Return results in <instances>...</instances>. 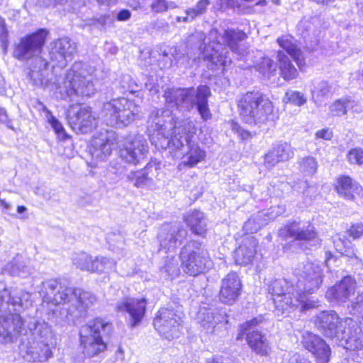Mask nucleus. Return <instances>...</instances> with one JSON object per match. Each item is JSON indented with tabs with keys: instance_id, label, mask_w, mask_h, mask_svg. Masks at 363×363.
<instances>
[{
	"instance_id": "3c124183",
	"label": "nucleus",
	"mask_w": 363,
	"mask_h": 363,
	"mask_svg": "<svg viewBox=\"0 0 363 363\" xmlns=\"http://www.w3.org/2000/svg\"><path fill=\"white\" fill-rule=\"evenodd\" d=\"M299 169L305 175L311 176L317 171L318 162L313 157H303L299 162Z\"/></svg>"
},
{
	"instance_id": "2eb2a0df",
	"label": "nucleus",
	"mask_w": 363,
	"mask_h": 363,
	"mask_svg": "<svg viewBox=\"0 0 363 363\" xmlns=\"http://www.w3.org/2000/svg\"><path fill=\"white\" fill-rule=\"evenodd\" d=\"M48 31L44 28H40L36 32L21 38L14 45L13 56L21 61L28 60L40 57L45 45Z\"/></svg>"
},
{
	"instance_id": "0eeeda50",
	"label": "nucleus",
	"mask_w": 363,
	"mask_h": 363,
	"mask_svg": "<svg viewBox=\"0 0 363 363\" xmlns=\"http://www.w3.org/2000/svg\"><path fill=\"white\" fill-rule=\"evenodd\" d=\"M176 128V135L172 137V140L163 139L160 146L173 150H183L186 147L188 149L186 163L190 167H193L206 157L205 151L201 150L192 140L196 132V125L191 119H187L178 122Z\"/></svg>"
},
{
	"instance_id": "a18cd8bd",
	"label": "nucleus",
	"mask_w": 363,
	"mask_h": 363,
	"mask_svg": "<svg viewBox=\"0 0 363 363\" xmlns=\"http://www.w3.org/2000/svg\"><path fill=\"white\" fill-rule=\"evenodd\" d=\"M116 268V262L114 259L106 257H96L93 259L91 272L96 273H108Z\"/></svg>"
},
{
	"instance_id": "052dcab7",
	"label": "nucleus",
	"mask_w": 363,
	"mask_h": 363,
	"mask_svg": "<svg viewBox=\"0 0 363 363\" xmlns=\"http://www.w3.org/2000/svg\"><path fill=\"white\" fill-rule=\"evenodd\" d=\"M150 7L152 11L155 13H164L167 11L166 0H154Z\"/></svg>"
},
{
	"instance_id": "a211bd4d",
	"label": "nucleus",
	"mask_w": 363,
	"mask_h": 363,
	"mask_svg": "<svg viewBox=\"0 0 363 363\" xmlns=\"http://www.w3.org/2000/svg\"><path fill=\"white\" fill-rule=\"evenodd\" d=\"M182 321L179 313L167 308L158 311L153 325L161 336L170 340L179 337Z\"/></svg>"
},
{
	"instance_id": "8fccbe9b",
	"label": "nucleus",
	"mask_w": 363,
	"mask_h": 363,
	"mask_svg": "<svg viewBox=\"0 0 363 363\" xmlns=\"http://www.w3.org/2000/svg\"><path fill=\"white\" fill-rule=\"evenodd\" d=\"M73 264L81 270L91 272L93 258L86 252H81L72 258Z\"/></svg>"
},
{
	"instance_id": "9d476101",
	"label": "nucleus",
	"mask_w": 363,
	"mask_h": 363,
	"mask_svg": "<svg viewBox=\"0 0 363 363\" xmlns=\"http://www.w3.org/2000/svg\"><path fill=\"white\" fill-rule=\"evenodd\" d=\"M179 259L181 268L189 276L204 273L211 266L208 250L203 242L199 240L188 241L181 248Z\"/></svg>"
},
{
	"instance_id": "c03bdc74",
	"label": "nucleus",
	"mask_w": 363,
	"mask_h": 363,
	"mask_svg": "<svg viewBox=\"0 0 363 363\" xmlns=\"http://www.w3.org/2000/svg\"><path fill=\"white\" fill-rule=\"evenodd\" d=\"M160 272L165 279H172L178 277L180 267L177 258L174 255L167 256L160 267Z\"/></svg>"
},
{
	"instance_id": "72a5a7b5",
	"label": "nucleus",
	"mask_w": 363,
	"mask_h": 363,
	"mask_svg": "<svg viewBox=\"0 0 363 363\" xmlns=\"http://www.w3.org/2000/svg\"><path fill=\"white\" fill-rule=\"evenodd\" d=\"M47 60L42 57L35 58L30 67L28 77L33 84L37 86H46L48 84Z\"/></svg>"
},
{
	"instance_id": "13d9d810",
	"label": "nucleus",
	"mask_w": 363,
	"mask_h": 363,
	"mask_svg": "<svg viewBox=\"0 0 363 363\" xmlns=\"http://www.w3.org/2000/svg\"><path fill=\"white\" fill-rule=\"evenodd\" d=\"M333 244L335 250L341 253L348 245H351V242L345 235H336L333 238Z\"/></svg>"
},
{
	"instance_id": "69168bd1",
	"label": "nucleus",
	"mask_w": 363,
	"mask_h": 363,
	"mask_svg": "<svg viewBox=\"0 0 363 363\" xmlns=\"http://www.w3.org/2000/svg\"><path fill=\"white\" fill-rule=\"evenodd\" d=\"M108 22H111V19L109 16H101L97 18H94L92 20V23H91L93 26H97L100 28H104Z\"/></svg>"
},
{
	"instance_id": "473e14b6",
	"label": "nucleus",
	"mask_w": 363,
	"mask_h": 363,
	"mask_svg": "<svg viewBox=\"0 0 363 363\" xmlns=\"http://www.w3.org/2000/svg\"><path fill=\"white\" fill-rule=\"evenodd\" d=\"M114 143L107 135L101 134L99 138H94L89 152L93 159L99 161L106 160L111 154Z\"/></svg>"
},
{
	"instance_id": "c756f323",
	"label": "nucleus",
	"mask_w": 363,
	"mask_h": 363,
	"mask_svg": "<svg viewBox=\"0 0 363 363\" xmlns=\"http://www.w3.org/2000/svg\"><path fill=\"white\" fill-rule=\"evenodd\" d=\"M246 38L244 31L233 28L225 29L222 36L223 43L240 59L247 53L246 48L241 44Z\"/></svg>"
},
{
	"instance_id": "423d86ee",
	"label": "nucleus",
	"mask_w": 363,
	"mask_h": 363,
	"mask_svg": "<svg viewBox=\"0 0 363 363\" xmlns=\"http://www.w3.org/2000/svg\"><path fill=\"white\" fill-rule=\"evenodd\" d=\"M238 111L250 125H262L274 118L272 101L260 91H247L237 98Z\"/></svg>"
},
{
	"instance_id": "a878e982",
	"label": "nucleus",
	"mask_w": 363,
	"mask_h": 363,
	"mask_svg": "<svg viewBox=\"0 0 363 363\" xmlns=\"http://www.w3.org/2000/svg\"><path fill=\"white\" fill-rule=\"evenodd\" d=\"M347 328L342 332L336 343L349 350H359L363 347V332L356 321L352 318H347Z\"/></svg>"
},
{
	"instance_id": "680f3d73",
	"label": "nucleus",
	"mask_w": 363,
	"mask_h": 363,
	"mask_svg": "<svg viewBox=\"0 0 363 363\" xmlns=\"http://www.w3.org/2000/svg\"><path fill=\"white\" fill-rule=\"evenodd\" d=\"M348 233L354 239H357L363 235V223H358L352 225L348 230Z\"/></svg>"
},
{
	"instance_id": "09e8293b",
	"label": "nucleus",
	"mask_w": 363,
	"mask_h": 363,
	"mask_svg": "<svg viewBox=\"0 0 363 363\" xmlns=\"http://www.w3.org/2000/svg\"><path fill=\"white\" fill-rule=\"evenodd\" d=\"M255 68L263 77L267 79H270L271 76L274 75L277 71L275 62L269 57H263L262 60L257 63Z\"/></svg>"
},
{
	"instance_id": "e433bc0d",
	"label": "nucleus",
	"mask_w": 363,
	"mask_h": 363,
	"mask_svg": "<svg viewBox=\"0 0 363 363\" xmlns=\"http://www.w3.org/2000/svg\"><path fill=\"white\" fill-rule=\"evenodd\" d=\"M279 45L296 62L301 69L305 65L303 54L297 45L296 40L290 36H282L277 38Z\"/></svg>"
},
{
	"instance_id": "20e7f679",
	"label": "nucleus",
	"mask_w": 363,
	"mask_h": 363,
	"mask_svg": "<svg viewBox=\"0 0 363 363\" xmlns=\"http://www.w3.org/2000/svg\"><path fill=\"white\" fill-rule=\"evenodd\" d=\"M210 88L206 85H199L196 89L191 88L167 89L164 94L166 102L172 107H176L182 112H189L194 106L203 121L212 116L208 108Z\"/></svg>"
},
{
	"instance_id": "393cba45",
	"label": "nucleus",
	"mask_w": 363,
	"mask_h": 363,
	"mask_svg": "<svg viewBox=\"0 0 363 363\" xmlns=\"http://www.w3.org/2000/svg\"><path fill=\"white\" fill-rule=\"evenodd\" d=\"M242 288V282L238 274L233 272L228 273L221 281L220 301L227 305L234 304L241 294Z\"/></svg>"
},
{
	"instance_id": "412c9836",
	"label": "nucleus",
	"mask_w": 363,
	"mask_h": 363,
	"mask_svg": "<svg viewBox=\"0 0 363 363\" xmlns=\"http://www.w3.org/2000/svg\"><path fill=\"white\" fill-rule=\"evenodd\" d=\"M67 119L72 130L83 134L90 132L96 125V120L89 107H71L67 112Z\"/></svg>"
},
{
	"instance_id": "4be33fe9",
	"label": "nucleus",
	"mask_w": 363,
	"mask_h": 363,
	"mask_svg": "<svg viewBox=\"0 0 363 363\" xmlns=\"http://www.w3.org/2000/svg\"><path fill=\"white\" fill-rule=\"evenodd\" d=\"M147 301L145 298H123L119 301L116 309L117 312L127 313L128 321L132 328L137 326L146 313Z\"/></svg>"
},
{
	"instance_id": "c9c22d12",
	"label": "nucleus",
	"mask_w": 363,
	"mask_h": 363,
	"mask_svg": "<svg viewBox=\"0 0 363 363\" xmlns=\"http://www.w3.org/2000/svg\"><path fill=\"white\" fill-rule=\"evenodd\" d=\"M31 272V268L27 264L24 257L20 255H17L2 268L3 274L22 278L28 277Z\"/></svg>"
},
{
	"instance_id": "6ab92c4d",
	"label": "nucleus",
	"mask_w": 363,
	"mask_h": 363,
	"mask_svg": "<svg viewBox=\"0 0 363 363\" xmlns=\"http://www.w3.org/2000/svg\"><path fill=\"white\" fill-rule=\"evenodd\" d=\"M187 234V230L181 225L164 224L157 235L160 252H174Z\"/></svg>"
},
{
	"instance_id": "dca6fc26",
	"label": "nucleus",
	"mask_w": 363,
	"mask_h": 363,
	"mask_svg": "<svg viewBox=\"0 0 363 363\" xmlns=\"http://www.w3.org/2000/svg\"><path fill=\"white\" fill-rule=\"evenodd\" d=\"M315 325L325 337L335 340L341 337L345 328H347L346 318H341L333 310L323 311L315 317Z\"/></svg>"
},
{
	"instance_id": "ea45409f",
	"label": "nucleus",
	"mask_w": 363,
	"mask_h": 363,
	"mask_svg": "<svg viewBox=\"0 0 363 363\" xmlns=\"http://www.w3.org/2000/svg\"><path fill=\"white\" fill-rule=\"evenodd\" d=\"M277 58L280 74L283 79L286 81H291L296 79L298 75V72L290 58L284 51L279 50L277 52Z\"/></svg>"
},
{
	"instance_id": "7c9ffc66",
	"label": "nucleus",
	"mask_w": 363,
	"mask_h": 363,
	"mask_svg": "<svg viewBox=\"0 0 363 363\" xmlns=\"http://www.w3.org/2000/svg\"><path fill=\"white\" fill-rule=\"evenodd\" d=\"M294 152L291 145L286 142H279L265 155L264 163L268 167H272L280 162L292 158Z\"/></svg>"
},
{
	"instance_id": "bf43d9fd",
	"label": "nucleus",
	"mask_w": 363,
	"mask_h": 363,
	"mask_svg": "<svg viewBox=\"0 0 363 363\" xmlns=\"http://www.w3.org/2000/svg\"><path fill=\"white\" fill-rule=\"evenodd\" d=\"M340 254L348 257L353 264L361 263V259L357 256L356 250L353 248L352 244L348 245Z\"/></svg>"
},
{
	"instance_id": "e2e57ef3",
	"label": "nucleus",
	"mask_w": 363,
	"mask_h": 363,
	"mask_svg": "<svg viewBox=\"0 0 363 363\" xmlns=\"http://www.w3.org/2000/svg\"><path fill=\"white\" fill-rule=\"evenodd\" d=\"M0 41L6 45L8 43V30L4 19L0 16Z\"/></svg>"
},
{
	"instance_id": "6e6552de",
	"label": "nucleus",
	"mask_w": 363,
	"mask_h": 363,
	"mask_svg": "<svg viewBox=\"0 0 363 363\" xmlns=\"http://www.w3.org/2000/svg\"><path fill=\"white\" fill-rule=\"evenodd\" d=\"M190 118H179L172 116L170 110L154 108L149 114L147 119V130L150 133V140L157 149L166 150L168 147L160 146L163 139L172 140L177 132L176 125L178 122L184 121Z\"/></svg>"
},
{
	"instance_id": "f704fd0d",
	"label": "nucleus",
	"mask_w": 363,
	"mask_h": 363,
	"mask_svg": "<svg viewBox=\"0 0 363 363\" xmlns=\"http://www.w3.org/2000/svg\"><path fill=\"white\" fill-rule=\"evenodd\" d=\"M28 328L31 333L30 341L52 342L53 334L51 327L44 320L30 321Z\"/></svg>"
},
{
	"instance_id": "79ce46f5",
	"label": "nucleus",
	"mask_w": 363,
	"mask_h": 363,
	"mask_svg": "<svg viewBox=\"0 0 363 363\" xmlns=\"http://www.w3.org/2000/svg\"><path fill=\"white\" fill-rule=\"evenodd\" d=\"M333 91L331 84L327 81H320L316 83L312 90V99L318 106H320L333 94Z\"/></svg>"
},
{
	"instance_id": "5fc2aeb1",
	"label": "nucleus",
	"mask_w": 363,
	"mask_h": 363,
	"mask_svg": "<svg viewBox=\"0 0 363 363\" xmlns=\"http://www.w3.org/2000/svg\"><path fill=\"white\" fill-rule=\"evenodd\" d=\"M347 158L350 164L362 165L363 164V150L359 147L351 149L347 155Z\"/></svg>"
},
{
	"instance_id": "6e6d98bb",
	"label": "nucleus",
	"mask_w": 363,
	"mask_h": 363,
	"mask_svg": "<svg viewBox=\"0 0 363 363\" xmlns=\"http://www.w3.org/2000/svg\"><path fill=\"white\" fill-rule=\"evenodd\" d=\"M48 121L52 128L54 129L55 132L61 136L62 139L65 140L69 137V135L66 133L62 123L54 116H50V117L48 118Z\"/></svg>"
},
{
	"instance_id": "bb28decb",
	"label": "nucleus",
	"mask_w": 363,
	"mask_h": 363,
	"mask_svg": "<svg viewBox=\"0 0 363 363\" xmlns=\"http://www.w3.org/2000/svg\"><path fill=\"white\" fill-rule=\"evenodd\" d=\"M356 286L355 279L352 276H345L335 286L328 289L325 296L339 303L347 301H353L351 297L355 294Z\"/></svg>"
},
{
	"instance_id": "aec40b11",
	"label": "nucleus",
	"mask_w": 363,
	"mask_h": 363,
	"mask_svg": "<svg viewBox=\"0 0 363 363\" xmlns=\"http://www.w3.org/2000/svg\"><path fill=\"white\" fill-rule=\"evenodd\" d=\"M147 151L148 145L145 138L138 135L126 139L120 150V157L127 163L137 164L145 158Z\"/></svg>"
},
{
	"instance_id": "cd10ccee",
	"label": "nucleus",
	"mask_w": 363,
	"mask_h": 363,
	"mask_svg": "<svg viewBox=\"0 0 363 363\" xmlns=\"http://www.w3.org/2000/svg\"><path fill=\"white\" fill-rule=\"evenodd\" d=\"M197 320L200 325L206 330L207 333H213L216 326L225 322L228 323L227 315L225 313H221L217 308L201 307L197 313Z\"/></svg>"
},
{
	"instance_id": "4d7b16f0",
	"label": "nucleus",
	"mask_w": 363,
	"mask_h": 363,
	"mask_svg": "<svg viewBox=\"0 0 363 363\" xmlns=\"http://www.w3.org/2000/svg\"><path fill=\"white\" fill-rule=\"evenodd\" d=\"M347 101L337 100L330 106V111L335 116H343L347 113Z\"/></svg>"
},
{
	"instance_id": "9b49d317",
	"label": "nucleus",
	"mask_w": 363,
	"mask_h": 363,
	"mask_svg": "<svg viewBox=\"0 0 363 363\" xmlns=\"http://www.w3.org/2000/svg\"><path fill=\"white\" fill-rule=\"evenodd\" d=\"M219 33L216 28H212L206 36L202 32H196L193 38L199 41L200 57L208 60L211 65V69L214 67L222 66L223 69L232 63L229 52L218 40Z\"/></svg>"
},
{
	"instance_id": "603ef678",
	"label": "nucleus",
	"mask_w": 363,
	"mask_h": 363,
	"mask_svg": "<svg viewBox=\"0 0 363 363\" xmlns=\"http://www.w3.org/2000/svg\"><path fill=\"white\" fill-rule=\"evenodd\" d=\"M284 101L295 106H301L306 104L307 98L302 92L288 90L285 94Z\"/></svg>"
},
{
	"instance_id": "de8ad7c7",
	"label": "nucleus",
	"mask_w": 363,
	"mask_h": 363,
	"mask_svg": "<svg viewBox=\"0 0 363 363\" xmlns=\"http://www.w3.org/2000/svg\"><path fill=\"white\" fill-rule=\"evenodd\" d=\"M211 0H200L195 6L185 11L186 16L183 19L184 23L193 21L197 16L206 13L207 6L210 4Z\"/></svg>"
},
{
	"instance_id": "f257e3e1",
	"label": "nucleus",
	"mask_w": 363,
	"mask_h": 363,
	"mask_svg": "<svg viewBox=\"0 0 363 363\" xmlns=\"http://www.w3.org/2000/svg\"><path fill=\"white\" fill-rule=\"evenodd\" d=\"M39 294L43 303L62 305L60 314L61 319L65 321H74L82 317L96 301L92 293L68 286L59 279H48L42 282Z\"/></svg>"
},
{
	"instance_id": "ddd939ff",
	"label": "nucleus",
	"mask_w": 363,
	"mask_h": 363,
	"mask_svg": "<svg viewBox=\"0 0 363 363\" xmlns=\"http://www.w3.org/2000/svg\"><path fill=\"white\" fill-rule=\"evenodd\" d=\"M323 265L317 262H305L294 269L297 278L296 287L299 293L308 296L315 293L323 284Z\"/></svg>"
},
{
	"instance_id": "4c0bfd02",
	"label": "nucleus",
	"mask_w": 363,
	"mask_h": 363,
	"mask_svg": "<svg viewBox=\"0 0 363 363\" xmlns=\"http://www.w3.org/2000/svg\"><path fill=\"white\" fill-rule=\"evenodd\" d=\"M151 165L147 164L144 169L130 171L126 174V180L137 188H148L152 186L153 179L150 176Z\"/></svg>"
},
{
	"instance_id": "f03ea898",
	"label": "nucleus",
	"mask_w": 363,
	"mask_h": 363,
	"mask_svg": "<svg viewBox=\"0 0 363 363\" xmlns=\"http://www.w3.org/2000/svg\"><path fill=\"white\" fill-rule=\"evenodd\" d=\"M28 294L18 289H9L4 282L0 281V344L13 342L21 333L23 321L17 313L22 300Z\"/></svg>"
},
{
	"instance_id": "c85d7f7f",
	"label": "nucleus",
	"mask_w": 363,
	"mask_h": 363,
	"mask_svg": "<svg viewBox=\"0 0 363 363\" xmlns=\"http://www.w3.org/2000/svg\"><path fill=\"white\" fill-rule=\"evenodd\" d=\"M52 342L29 341L26 346V358L33 362H45L52 357Z\"/></svg>"
},
{
	"instance_id": "774afa93",
	"label": "nucleus",
	"mask_w": 363,
	"mask_h": 363,
	"mask_svg": "<svg viewBox=\"0 0 363 363\" xmlns=\"http://www.w3.org/2000/svg\"><path fill=\"white\" fill-rule=\"evenodd\" d=\"M332 137H333V133L328 128H324V129L318 130L315 133L316 138L329 140L331 139Z\"/></svg>"
},
{
	"instance_id": "f3484780",
	"label": "nucleus",
	"mask_w": 363,
	"mask_h": 363,
	"mask_svg": "<svg viewBox=\"0 0 363 363\" xmlns=\"http://www.w3.org/2000/svg\"><path fill=\"white\" fill-rule=\"evenodd\" d=\"M262 321V318L259 316L241 324L238 339H241L242 335H246L247 344L252 350L258 354L266 356L270 350L267 338L264 334L255 329Z\"/></svg>"
},
{
	"instance_id": "f8f14e48",
	"label": "nucleus",
	"mask_w": 363,
	"mask_h": 363,
	"mask_svg": "<svg viewBox=\"0 0 363 363\" xmlns=\"http://www.w3.org/2000/svg\"><path fill=\"white\" fill-rule=\"evenodd\" d=\"M139 109L133 101L121 97L105 103L101 113L108 125L123 128L135 120Z\"/></svg>"
},
{
	"instance_id": "a19ab883",
	"label": "nucleus",
	"mask_w": 363,
	"mask_h": 363,
	"mask_svg": "<svg viewBox=\"0 0 363 363\" xmlns=\"http://www.w3.org/2000/svg\"><path fill=\"white\" fill-rule=\"evenodd\" d=\"M186 222L194 234L204 236L206 233V220L202 212L194 211L187 216Z\"/></svg>"
},
{
	"instance_id": "338daca9",
	"label": "nucleus",
	"mask_w": 363,
	"mask_h": 363,
	"mask_svg": "<svg viewBox=\"0 0 363 363\" xmlns=\"http://www.w3.org/2000/svg\"><path fill=\"white\" fill-rule=\"evenodd\" d=\"M287 363H311V362L300 354L296 353L289 359Z\"/></svg>"
},
{
	"instance_id": "4468645a",
	"label": "nucleus",
	"mask_w": 363,
	"mask_h": 363,
	"mask_svg": "<svg viewBox=\"0 0 363 363\" xmlns=\"http://www.w3.org/2000/svg\"><path fill=\"white\" fill-rule=\"evenodd\" d=\"M279 237L284 240L293 239L301 242L305 249L317 247L320 245L315 228L309 223L301 221H288L278 232Z\"/></svg>"
},
{
	"instance_id": "7ed1b4c3",
	"label": "nucleus",
	"mask_w": 363,
	"mask_h": 363,
	"mask_svg": "<svg viewBox=\"0 0 363 363\" xmlns=\"http://www.w3.org/2000/svg\"><path fill=\"white\" fill-rule=\"evenodd\" d=\"M268 291L273 297L277 311L281 314L298 308L301 312H305L319 306L318 298L299 293L296 287L284 279L271 281Z\"/></svg>"
},
{
	"instance_id": "864d4df0",
	"label": "nucleus",
	"mask_w": 363,
	"mask_h": 363,
	"mask_svg": "<svg viewBox=\"0 0 363 363\" xmlns=\"http://www.w3.org/2000/svg\"><path fill=\"white\" fill-rule=\"evenodd\" d=\"M350 313L363 319V296L358 295L354 301H351Z\"/></svg>"
},
{
	"instance_id": "0e129e2a",
	"label": "nucleus",
	"mask_w": 363,
	"mask_h": 363,
	"mask_svg": "<svg viewBox=\"0 0 363 363\" xmlns=\"http://www.w3.org/2000/svg\"><path fill=\"white\" fill-rule=\"evenodd\" d=\"M232 130L237 133L242 140H247L251 137V133L249 131L244 130L236 123H233Z\"/></svg>"
},
{
	"instance_id": "37998d69",
	"label": "nucleus",
	"mask_w": 363,
	"mask_h": 363,
	"mask_svg": "<svg viewBox=\"0 0 363 363\" xmlns=\"http://www.w3.org/2000/svg\"><path fill=\"white\" fill-rule=\"evenodd\" d=\"M271 218L263 212H259L251 216L245 222L243 228L246 233H257L262 227L267 225Z\"/></svg>"
},
{
	"instance_id": "58836bf2",
	"label": "nucleus",
	"mask_w": 363,
	"mask_h": 363,
	"mask_svg": "<svg viewBox=\"0 0 363 363\" xmlns=\"http://www.w3.org/2000/svg\"><path fill=\"white\" fill-rule=\"evenodd\" d=\"M357 182L350 177L342 175L337 178L335 190L339 196L347 201H354V191Z\"/></svg>"
},
{
	"instance_id": "1a4fd4ad",
	"label": "nucleus",
	"mask_w": 363,
	"mask_h": 363,
	"mask_svg": "<svg viewBox=\"0 0 363 363\" xmlns=\"http://www.w3.org/2000/svg\"><path fill=\"white\" fill-rule=\"evenodd\" d=\"M112 325L104 320L96 318L82 325L79 330L80 346L86 357L98 355L106 349L104 336L108 335Z\"/></svg>"
},
{
	"instance_id": "b1692460",
	"label": "nucleus",
	"mask_w": 363,
	"mask_h": 363,
	"mask_svg": "<svg viewBox=\"0 0 363 363\" xmlns=\"http://www.w3.org/2000/svg\"><path fill=\"white\" fill-rule=\"evenodd\" d=\"M301 343L316 358L317 363H328L331 350L329 345L319 335L304 331L302 333Z\"/></svg>"
},
{
	"instance_id": "39448f33",
	"label": "nucleus",
	"mask_w": 363,
	"mask_h": 363,
	"mask_svg": "<svg viewBox=\"0 0 363 363\" xmlns=\"http://www.w3.org/2000/svg\"><path fill=\"white\" fill-rule=\"evenodd\" d=\"M65 100L78 103L79 97H90L96 93L93 77L88 65L81 62H75L63 79L62 85L57 88Z\"/></svg>"
},
{
	"instance_id": "49530a36",
	"label": "nucleus",
	"mask_w": 363,
	"mask_h": 363,
	"mask_svg": "<svg viewBox=\"0 0 363 363\" xmlns=\"http://www.w3.org/2000/svg\"><path fill=\"white\" fill-rule=\"evenodd\" d=\"M138 86L128 74H123L116 82V91L125 94L128 92L133 94L137 91Z\"/></svg>"
},
{
	"instance_id": "2f4dec72",
	"label": "nucleus",
	"mask_w": 363,
	"mask_h": 363,
	"mask_svg": "<svg viewBox=\"0 0 363 363\" xmlns=\"http://www.w3.org/2000/svg\"><path fill=\"white\" fill-rule=\"evenodd\" d=\"M257 241L254 237L246 238L235 250V262L238 265H247L251 263L256 254Z\"/></svg>"
},
{
	"instance_id": "5701e85b",
	"label": "nucleus",
	"mask_w": 363,
	"mask_h": 363,
	"mask_svg": "<svg viewBox=\"0 0 363 363\" xmlns=\"http://www.w3.org/2000/svg\"><path fill=\"white\" fill-rule=\"evenodd\" d=\"M51 45L50 60L55 63L53 66L61 68L67 66L77 52L76 43L67 37L57 39Z\"/></svg>"
}]
</instances>
